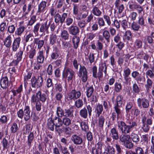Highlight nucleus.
<instances>
[{
    "mask_svg": "<svg viewBox=\"0 0 154 154\" xmlns=\"http://www.w3.org/2000/svg\"><path fill=\"white\" fill-rule=\"evenodd\" d=\"M136 126V123L134 122H130L129 125H127L124 122L121 121L119 122L118 125L119 129L120 130L122 133L125 134L129 133Z\"/></svg>",
    "mask_w": 154,
    "mask_h": 154,
    "instance_id": "nucleus-1",
    "label": "nucleus"
},
{
    "mask_svg": "<svg viewBox=\"0 0 154 154\" xmlns=\"http://www.w3.org/2000/svg\"><path fill=\"white\" fill-rule=\"evenodd\" d=\"M86 88V94L88 98V100L92 103H94L97 101V100L95 94H94V89L92 85H89L87 82L85 85Z\"/></svg>",
    "mask_w": 154,
    "mask_h": 154,
    "instance_id": "nucleus-2",
    "label": "nucleus"
},
{
    "mask_svg": "<svg viewBox=\"0 0 154 154\" xmlns=\"http://www.w3.org/2000/svg\"><path fill=\"white\" fill-rule=\"evenodd\" d=\"M75 72L71 69L65 67L63 72L62 76L63 79H67L68 82L72 81L75 77Z\"/></svg>",
    "mask_w": 154,
    "mask_h": 154,
    "instance_id": "nucleus-3",
    "label": "nucleus"
},
{
    "mask_svg": "<svg viewBox=\"0 0 154 154\" xmlns=\"http://www.w3.org/2000/svg\"><path fill=\"white\" fill-rule=\"evenodd\" d=\"M43 78L41 76H38L37 78L35 76L32 77L31 79L32 87L37 88L41 87L43 85Z\"/></svg>",
    "mask_w": 154,
    "mask_h": 154,
    "instance_id": "nucleus-4",
    "label": "nucleus"
},
{
    "mask_svg": "<svg viewBox=\"0 0 154 154\" xmlns=\"http://www.w3.org/2000/svg\"><path fill=\"white\" fill-rule=\"evenodd\" d=\"M137 101L138 106L140 108H147L149 106V101L145 98H139Z\"/></svg>",
    "mask_w": 154,
    "mask_h": 154,
    "instance_id": "nucleus-5",
    "label": "nucleus"
},
{
    "mask_svg": "<svg viewBox=\"0 0 154 154\" xmlns=\"http://www.w3.org/2000/svg\"><path fill=\"white\" fill-rule=\"evenodd\" d=\"M67 17V14L66 13H63L61 16L58 13H57L54 15V21L56 23L60 22L62 24L64 22Z\"/></svg>",
    "mask_w": 154,
    "mask_h": 154,
    "instance_id": "nucleus-6",
    "label": "nucleus"
},
{
    "mask_svg": "<svg viewBox=\"0 0 154 154\" xmlns=\"http://www.w3.org/2000/svg\"><path fill=\"white\" fill-rule=\"evenodd\" d=\"M81 95V93L80 91H76L75 89L72 90L68 95V98L70 100L77 99L80 97Z\"/></svg>",
    "mask_w": 154,
    "mask_h": 154,
    "instance_id": "nucleus-7",
    "label": "nucleus"
},
{
    "mask_svg": "<svg viewBox=\"0 0 154 154\" xmlns=\"http://www.w3.org/2000/svg\"><path fill=\"white\" fill-rule=\"evenodd\" d=\"M47 2L42 1L38 6V9L36 13V15H39L41 13H43L45 11L46 6Z\"/></svg>",
    "mask_w": 154,
    "mask_h": 154,
    "instance_id": "nucleus-8",
    "label": "nucleus"
},
{
    "mask_svg": "<svg viewBox=\"0 0 154 154\" xmlns=\"http://www.w3.org/2000/svg\"><path fill=\"white\" fill-rule=\"evenodd\" d=\"M21 38L19 37L15 38L12 44V50L14 52H16L19 47Z\"/></svg>",
    "mask_w": 154,
    "mask_h": 154,
    "instance_id": "nucleus-9",
    "label": "nucleus"
},
{
    "mask_svg": "<svg viewBox=\"0 0 154 154\" xmlns=\"http://www.w3.org/2000/svg\"><path fill=\"white\" fill-rule=\"evenodd\" d=\"M51 21H46L45 23H40V32H48V29L50 25Z\"/></svg>",
    "mask_w": 154,
    "mask_h": 154,
    "instance_id": "nucleus-10",
    "label": "nucleus"
},
{
    "mask_svg": "<svg viewBox=\"0 0 154 154\" xmlns=\"http://www.w3.org/2000/svg\"><path fill=\"white\" fill-rule=\"evenodd\" d=\"M71 140L73 143L76 145H81L83 142V140L80 136L76 134L72 136Z\"/></svg>",
    "mask_w": 154,
    "mask_h": 154,
    "instance_id": "nucleus-11",
    "label": "nucleus"
},
{
    "mask_svg": "<svg viewBox=\"0 0 154 154\" xmlns=\"http://www.w3.org/2000/svg\"><path fill=\"white\" fill-rule=\"evenodd\" d=\"M36 97L38 100L44 103L47 100L48 96L46 94H42L40 91H38L36 93Z\"/></svg>",
    "mask_w": 154,
    "mask_h": 154,
    "instance_id": "nucleus-12",
    "label": "nucleus"
},
{
    "mask_svg": "<svg viewBox=\"0 0 154 154\" xmlns=\"http://www.w3.org/2000/svg\"><path fill=\"white\" fill-rule=\"evenodd\" d=\"M68 29L69 33L72 35H76L79 32V27L76 25H71Z\"/></svg>",
    "mask_w": 154,
    "mask_h": 154,
    "instance_id": "nucleus-13",
    "label": "nucleus"
},
{
    "mask_svg": "<svg viewBox=\"0 0 154 154\" xmlns=\"http://www.w3.org/2000/svg\"><path fill=\"white\" fill-rule=\"evenodd\" d=\"M9 82L8 78L7 76L2 77L0 81V85L3 89L7 88Z\"/></svg>",
    "mask_w": 154,
    "mask_h": 154,
    "instance_id": "nucleus-14",
    "label": "nucleus"
},
{
    "mask_svg": "<svg viewBox=\"0 0 154 154\" xmlns=\"http://www.w3.org/2000/svg\"><path fill=\"white\" fill-rule=\"evenodd\" d=\"M30 112L29 106H26L24 111L22 109H20L17 114L18 116H29Z\"/></svg>",
    "mask_w": 154,
    "mask_h": 154,
    "instance_id": "nucleus-15",
    "label": "nucleus"
},
{
    "mask_svg": "<svg viewBox=\"0 0 154 154\" xmlns=\"http://www.w3.org/2000/svg\"><path fill=\"white\" fill-rule=\"evenodd\" d=\"M109 135L114 140H117L119 138L118 132L115 128H113L111 130Z\"/></svg>",
    "mask_w": 154,
    "mask_h": 154,
    "instance_id": "nucleus-16",
    "label": "nucleus"
},
{
    "mask_svg": "<svg viewBox=\"0 0 154 154\" xmlns=\"http://www.w3.org/2000/svg\"><path fill=\"white\" fill-rule=\"evenodd\" d=\"M131 75L137 82H141L142 81V78L140 76V74L137 71H133L131 73Z\"/></svg>",
    "mask_w": 154,
    "mask_h": 154,
    "instance_id": "nucleus-17",
    "label": "nucleus"
},
{
    "mask_svg": "<svg viewBox=\"0 0 154 154\" xmlns=\"http://www.w3.org/2000/svg\"><path fill=\"white\" fill-rule=\"evenodd\" d=\"M26 27V26H20L17 28L15 32L16 35L18 36H21L24 32Z\"/></svg>",
    "mask_w": 154,
    "mask_h": 154,
    "instance_id": "nucleus-18",
    "label": "nucleus"
},
{
    "mask_svg": "<svg viewBox=\"0 0 154 154\" xmlns=\"http://www.w3.org/2000/svg\"><path fill=\"white\" fill-rule=\"evenodd\" d=\"M152 83L153 82L150 79L148 78L147 79L146 83L145 85L146 92L148 93L150 91V89L152 87Z\"/></svg>",
    "mask_w": 154,
    "mask_h": 154,
    "instance_id": "nucleus-19",
    "label": "nucleus"
},
{
    "mask_svg": "<svg viewBox=\"0 0 154 154\" xmlns=\"http://www.w3.org/2000/svg\"><path fill=\"white\" fill-rule=\"evenodd\" d=\"M12 37L11 35L7 36L5 39L4 41V45L6 48H9L11 46L12 43Z\"/></svg>",
    "mask_w": 154,
    "mask_h": 154,
    "instance_id": "nucleus-20",
    "label": "nucleus"
},
{
    "mask_svg": "<svg viewBox=\"0 0 154 154\" xmlns=\"http://www.w3.org/2000/svg\"><path fill=\"white\" fill-rule=\"evenodd\" d=\"M37 60L38 63H42L44 60V56L42 51H39L37 57Z\"/></svg>",
    "mask_w": 154,
    "mask_h": 154,
    "instance_id": "nucleus-21",
    "label": "nucleus"
},
{
    "mask_svg": "<svg viewBox=\"0 0 154 154\" xmlns=\"http://www.w3.org/2000/svg\"><path fill=\"white\" fill-rule=\"evenodd\" d=\"M91 12L94 15L97 17L100 16L102 14L101 11L96 5L93 6Z\"/></svg>",
    "mask_w": 154,
    "mask_h": 154,
    "instance_id": "nucleus-22",
    "label": "nucleus"
},
{
    "mask_svg": "<svg viewBox=\"0 0 154 154\" xmlns=\"http://www.w3.org/2000/svg\"><path fill=\"white\" fill-rule=\"evenodd\" d=\"M34 38V36L33 34L30 33L26 35L25 38L24 40L25 41V44L27 43H32V41Z\"/></svg>",
    "mask_w": 154,
    "mask_h": 154,
    "instance_id": "nucleus-23",
    "label": "nucleus"
},
{
    "mask_svg": "<svg viewBox=\"0 0 154 154\" xmlns=\"http://www.w3.org/2000/svg\"><path fill=\"white\" fill-rule=\"evenodd\" d=\"M33 43L34 44L37 45L38 48L40 49L44 45V41L43 40H40L38 38H34Z\"/></svg>",
    "mask_w": 154,
    "mask_h": 154,
    "instance_id": "nucleus-24",
    "label": "nucleus"
},
{
    "mask_svg": "<svg viewBox=\"0 0 154 154\" xmlns=\"http://www.w3.org/2000/svg\"><path fill=\"white\" fill-rule=\"evenodd\" d=\"M103 36L106 40L107 43H109L110 41V35L109 31L107 30H104L103 32Z\"/></svg>",
    "mask_w": 154,
    "mask_h": 154,
    "instance_id": "nucleus-25",
    "label": "nucleus"
},
{
    "mask_svg": "<svg viewBox=\"0 0 154 154\" xmlns=\"http://www.w3.org/2000/svg\"><path fill=\"white\" fill-rule=\"evenodd\" d=\"M130 136L128 134H122L119 137V140L124 143L130 139Z\"/></svg>",
    "mask_w": 154,
    "mask_h": 154,
    "instance_id": "nucleus-26",
    "label": "nucleus"
},
{
    "mask_svg": "<svg viewBox=\"0 0 154 154\" xmlns=\"http://www.w3.org/2000/svg\"><path fill=\"white\" fill-rule=\"evenodd\" d=\"M55 123L53 122L52 118H49L48 120L47 125L48 128L53 131L54 130Z\"/></svg>",
    "mask_w": 154,
    "mask_h": 154,
    "instance_id": "nucleus-27",
    "label": "nucleus"
},
{
    "mask_svg": "<svg viewBox=\"0 0 154 154\" xmlns=\"http://www.w3.org/2000/svg\"><path fill=\"white\" fill-rule=\"evenodd\" d=\"M58 49L57 47H56L54 48L53 52L51 55V58L52 60H56L58 57L59 54L58 53Z\"/></svg>",
    "mask_w": 154,
    "mask_h": 154,
    "instance_id": "nucleus-28",
    "label": "nucleus"
},
{
    "mask_svg": "<svg viewBox=\"0 0 154 154\" xmlns=\"http://www.w3.org/2000/svg\"><path fill=\"white\" fill-rule=\"evenodd\" d=\"M123 97L121 95H119L116 97V104L115 106L118 107H122V100Z\"/></svg>",
    "mask_w": 154,
    "mask_h": 154,
    "instance_id": "nucleus-29",
    "label": "nucleus"
},
{
    "mask_svg": "<svg viewBox=\"0 0 154 154\" xmlns=\"http://www.w3.org/2000/svg\"><path fill=\"white\" fill-rule=\"evenodd\" d=\"M107 68V67L106 63H101L99 64L98 70L103 72L105 74L106 73Z\"/></svg>",
    "mask_w": 154,
    "mask_h": 154,
    "instance_id": "nucleus-30",
    "label": "nucleus"
},
{
    "mask_svg": "<svg viewBox=\"0 0 154 154\" xmlns=\"http://www.w3.org/2000/svg\"><path fill=\"white\" fill-rule=\"evenodd\" d=\"M60 35L62 38L65 40H68L69 36L68 32L65 30H63L61 31Z\"/></svg>",
    "mask_w": 154,
    "mask_h": 154,
    "instance_id": "nucleus-31",
    "label": "nucleus"
},
{
    "mask_svg": "<svg viewBox=\"0 0 154 154\" xmlns=\"http://www.w3.org/2000/svg\"><path fill=\"white\" fill-rule=\"evenodd\" d=\"M72 41L74 45V48L76 49L78 47L80 41L79 37L77 36H74L72 38Z\"/></svg>",
    "mask_w": 154,
    "mask_h": 154,
    "instance_id": "nucleus-32",
    "label": "nucleus"
},
{
    "mask_svg": "<svg viewBox=\"0 0 154 154\" xmlns=\"http://www.w3.org/2000/svg\"><path fill=\"white\" fill-rule=\"evenodd\" d=\"M2 142L4 149H8L11 146V141H8L5 138L3 139Z\"/></svg>",
    "mask_w": 154,
    "mask_h": 154,
    "instance_id": "nucleus-33",
    "label": "nucleus"
},
{
    "mask_svg": "<svg viewBox=\"0 0 154 154\" xmlns=\"http://www.w3.org/2000/svg\"><path fill=\"white\" fill-rule=\"evenodd\" d=\"M34 139V134L32 132H30L28 137L27 145L29 148L31 147V144Z\"/></svg>",
    "mask_w": 154,
    "mask_h": 154,
    "instance_id": "nucleus-34",
    "label": "nucleus"
},
{
    "mask_svg": "<svg viewBox=\"0 0 154 154\" xmlns=\"http://www.w3.org/2000/svg\"><path fill=\"white\" fill-rule=\"evenodd\" d=\"M62 125L56 126L55 127V131L58 133L59 134L62 133L64 130L65 127L62 126Z\"/></svg>",
    "mask_w": 154,
    "mask_h": 154,
    "instance_id": "nucleus-35",
    "label": "nucleus"
},
{
    "mask_svg": "<svg viewBox=\"0 0 154 154\" xmlns=\"http://www.w3.org/2000/svg\"><path fill=\"white\" fill-rule=\"evenodd\" d=\"M143 45V42L139 39H136L134 42V46L137 49L141 48Z\"/></svg>",
    "mask_w": 154,
    "mask_h": 154,
    "instance_id": "nucleus-36",
    "label": "nucleus"
},
{
    "mask_svg": "<svg viewBox=\"0 0 154 154\" xmlns=\"http://www.w3.org/2000/svg\"><path fill=\"white\" fill-rule=\"evenodd\" d=\"M122 88V86L119 83L116 82L114 85V90L116 92H120Z\"/></svg>",
    "mask_w": 154,
    "mask_h": 154,
    "instance_id": "nucleus-37",
    "label": "nucleus"
},
{
    "mask_svg": "<svg viewBox=\"0 0 154 154\" xmlns=\"http://www.w3.org/2000/svg\"><path fill=\"white\" fill-rule=\"evenodd\" d=\"M16 26L14 24H11L8 26L7 32L10 34L13 33L15 30Z\"/></svg>",
    "mask_w": 154,
    "mask_h": 154,
    "instance_id": "nucleus-38",
    "label": "nucleus"
},
{
    "mask_svg": "<svg viewBox=\"0 0 154 154\" xmlns=\"http://www.w3.org/2000/svg\"><path fill=\"white\" fill-rule=\"evenodd\" d=\"M53 120V122L55 123V127L56 126L62 125V119L59 117H55Z\"/></svg>",
    "mask_w": 154,
    "mask_h": 154,
    "instance_id": "nucleus-39",
    "label": "nucleus"
},
{
    "mask_svg": "<svg viewBox=\"0 0 154 154\" xmlns=\"http://www.w3.org/2000/svg\"><path fill=\"white\" fill-rule=\"evenodd\" d=\"M133 154H145L144 151L143 149L140 147H137L135 149V151L132 152Z\"/></svg>",
    "mask_w": 154,
    "mask_h": 154,
    "instance_id": "nucleus-40",
    "label": "nucleus"
},
{
    "mask_svg": "<svg viewBox=\"0 0 154 154\" xmlns=\"http://www.w3.org/2000/svg\"><path fill=\"white\" fill-rule=\"evenodd\" d=\"M83 105V102L82 99H79L75 102V105L77 108H80Z\"/></svg>",
    "mask_w": 154,
    "mask_h": 154,
    "instance_id": "nucleus-41",
    "label": "nucleus"
},
{
    "mask_svg": "<svg viewBox=\"0 0 154 154\" xmlns=\"http://www.w3.org/2000/svg\"><path fill=\"white\" fill-rule=\"evenodd\" d=\"M57 36L56 34H52L50 35V43L52 45H54L56 42Z\"/></svg>",
    "mask_w": 154,
    "mask_h": 154,
    "instance_id": "nucleus-42",
    "label": "nucleus"
},
{
    "mask_svg": "<svg viewBox=\"0 0 154 154\" xmlns=\"http://www.w3.org/2000/svg\"><path fill=\"white\" fill-rule=\"evenodd\" d=\"M119 21L124 29H126L128 27V20L125 19H123L119 20Z\"/></svg>",
    "mask_w": 154,
    "mask_h": 154,
    "instance_id": "nucleus-43",
    "label": "nucleus"
},
{
    "mask_svg": "<svg viewBox=\"0 0 154 154\" xmlns=\"http://www.w3.org/2000/svg\"><path fill=\"white\" fill-rule=\"evenodd\" d=\"M103 110L102 105L101 104H98L97 107L95 110V112L98 116H99L102 113Z\"/></svg>",
    "mask_w": 154,
    "mask_h": 154,
    "instance_id": "nucleus-44",
    "label": "nucleus"
},
{
    "mask_svg": "<svg viewBox=\"0 0 154 154\" xmlns=\"http://www.w3.org/2000/svg\"><path fill=\"white\" fill-rule=\"evenodd\" d=\"M80 125L81 129L82 130L85 131H87L88 130V126L85 122H82Z\"/></svg>",
    "mask_w": 154,
    "mask_h": 154,
    "instance_id": "nucleus-45",
    "label": "nucleus"
},
{
    "mask_svg": "<svg viewBox=\"0 0 154 154\" xmlns=\"http://www.w3.org/2000/svg\"><path fill=\"white\" fill-rule=\"evenodd\" d=\"M10 129L11 132L15 133L18 129L17 124L15 123H13Z\"/></svg>",
    "mask_w": 154,
    "mask_h": 154,
    "instance_id": "nucleus-46",
    "label": "nucleus"
},
{
    "mask_svg": "<svg viewBox=\"0 0 154 154\" xmlns=\"http://www.w3.org/2000/svg\"><path fill=\"white\" fill-rule=\"evenodd\" d=\"M131 138L132 141L135 143H137L140 140V138L139 136L134 133H132L131 135Z\"/></svg>",
    "mask_w": 154,
    "mask_h": 154,
    "instance_id": "nucleus-47",
    "label": "nucleus"
},
{
    "mask_svg": "<svg viewBox=\"0 0 154 154\" xmlns=\"http://www.w3.org/2000/svg\"><path fill=\"white\" fill-rule=\"evenodd\" d=\"M133 91L134 93L138 94L140 91V88L137 84L135 83L133 84L132 86Z\"/></svg>",
    "mask_w": 154,
    "mask_h": 154,
    "instance_id": "nucleus-48",
    "label": "nucleus"
},
{
    "mask_svg": "<svg viewBox=\"0 0 154 154\" xmlns=\"http://www.w3.org/2000/svg\"><path fill=\"white\" fill-rule=\"evenodd\" d=\"M40 26V23H37L34 26L33 30V32L35 34L38 35L39 29Z\"/></svg>",
    "mask_w": 154,
    "mask_h": 154,
    "instance_id": "nucleus-49",
    "label": "nucleus"
},
{
    "mask_svg": "<svg viewBox=\"0 0 154 154\" xmlns=\"http://www.w3.org/2000/svg\"><path fill=\"white\" fill-rule=\"evenodd\" d=\"M106 148L109 154H115V150L112 146L109 145L107 146Z\"/></svg>",
    "mask_w": 154,
    "mask_h": 154,
    "instance_id": "nucleus-50",
    "label": "nucleus"
},
{
    "mask_svg": "<svg viewBox=\"0 0 154 154\" xmlns=\"http://www.w3.org/2000/svg\"><path fill=\"white\" fill-rule=\"evenodd\" d=\"M131 27L132 29L134 31H138L140 28V26L137 23L133 22L131 25Z\"/></svg>",
    "mask_w": 154,
    "mask_h": 154,
    "instance_id": "nucleus-51",
    "label": "nucleus"
},
{
    "mask_svg": "<svg viewBox=\"0 0 154 154\" xmlns=\"http://www.w3.org/2000/svg\"><path fill=\"white\" fill-rule=\"evenodd\" d=\"M78 75L79 77L81 78L83 82H85L87 81L88 79L87 74L78 73Z\"/></svg>",
    "mask_w": 154,
    "mask_h": 154,
    "instance_id": "nucleus-52",
    "label": "nucleus"
},
{
    "mask_svg": "<svg viewBox=\"0 0 154 154\" xmlns=\"http://www.w3.org/2000/svg\"><path fill=\"white\" fill-rule=\"evenodd\" d=\"M73 110L72 108H70L68 109H66L64 112V116H73Z\"/></svg>",
    "mask_w": 154,
    "mask_h": 154,
    "instance_id": "nucleus-53",
    "label": "nucleus"
},
{
    "mask_svg": "<svg viewBox=\"0 0 154 154\" xmlns=\"http://www.w3.org/2000/svg\"><path fill=\"white\" fill-rule=\"evenodd\" d=\"M63 132L65 135L68 136L70 135L72 133V129L68 127H65Z\"/></svg>",
    "mask_w": 154,
    "mask_h": 154,
    "instance_id": "nucleus-54",
    "label": "nucleus"
},
{
    "mask_svg": "<svg viewBox=\"0 0 154 154\" xmlns=\"http://www.w3.org/2000/svg\"><path fill=\"white\" fill-rule=\"evenodd\" d=\"M36 16L35 15L32 16L28 24V25L32 26L36 21Z\"/></svg>",
    "mask_w": 154,
    "mask_h": 154,
    "instance_id": "nucleus-55",
    "label": "nucleus"
},
{
    "mask_svg": "<svg viewBox=\"0 0 154 154\" xmlns=\"http://www.w3.org/2000/svg\"><path fill=\"white\" fill-rule=\"evenodd\" d=\"M78 73L86 74L88 73L87 70L85 67L84 66H82L80 65V68Z\"/></svg>",
    "mask_w": 154,
    "mask_h": 154,
    "instance_id": "nucleus-56",
    "label": "nucleus"
},
{
    "mask_svg": "<svg viewBox=\"0 0 154 154\" xmlns=\"http://www.w3.org/2000/svg\"><path fill=\"white\" fill-rule=\"evenodd\" d=\"M124 144L125 146L127 148L131 149L133 147V144L130 140Z\"/></svg>",
    "mask_w": 154,
    "mask_h": 154,
    "instance_id": "nucleus-57",
    "label": "nucleus"
},
{
    "mask_svg": "<svg viewBox=\"0 0 154 154\" xmlns=\"http://www.w3.org/2000/svg\"><path fill=\"white\" fill-rule=\"evenodd\" d=\"M88 58L89 60L90 63H92L95 60L94 54L90 53L88 56Z\"/></svg>",
    "mask_w": 154,
    "mask_h": 154,
    "instance_id": "nucleus-58",
    "label": "nucleus"
},
{
    "mask_svg": "<svg viewBox=\"0 0 154 154\" xmlns=\"http://www.w3.org/2000/svg\"><path fill=\"white\" fill-rule=\"evenodd\" d=\"M55 89L56 92H61L63 91L62 85L60 84H56L55 86Z\"/></svg>",
    "mask_w": 154,
    "mask_h": 154,
    "instance_id": "nucleus-59",
    "label": "nucleus"
},
{
    "mask_svg": "<svg viewBox=\"0 0 154 154\" xmlns=\"http://www.w3.org/2000/svg\"><path fill=\"white\" fill-rule=\"evenodd\" d=\"M57 12V10L54 6H51L50 9V13L51 16L55 15Z\"/></svg>",
    "mask_w": 154,
    "mask_h": 154,
    "instance_id": "nucleus-60",
    "label": "nucleus"
},
{
    "mask_svg": "<svg viewBox=\"0 0 154 154\" xmlns=\"http://www.w3.org/2000/svg\"><path fill=\"white\" fill-rule=\"evenodd\" d=\"M56 113L57 116H59L60 115L61 116H64L63 111L60 107H58L57 108Z\"/></svg>",
    "mask_w": 154,
    "mask_h": 154,
    "instance_id": "nucleus-61",
    "label": "nucleus"
},
{
    "mask_svg": "<svg viewBox=\"0 0 154 154\" xmlns=\"http://www.w3.org/2000/svg\"><path fill=\"white\" fill-rule=\"evenodd\" d=\"M62 45L63 48L66 49H69L71 46L70 44L66 41H63Z\"/></svg>",
    "mask_w": 154,
    "mask_h": 154,
    "instance_id": "nucleus-62",
    "label": "nucleus"
},
{
    "mask_svg": "<svg viewBox=\"0 0 154 154\" xmlns=\"http://www.w3.org/2000/svg\"><path fill=\"white\" fill-rule=\"evenodd\" d=\"M86 24L85 21L84 20H80L78 22V25L81 28L84 27Z\"/></svg>",
    "mask_w": 154,
    "mask_h": 154,
    "instance_id": "nucleus-63",
    "label": "nucleus"
},
{
    "mask_svg": "<svg viewBox=\"0 0 154 154\" xmlns=\"http://www.w3.org/2000/svg\"><path fill=\"white\" fill-rule=\"evenodd\" d=\"M146 75L147 76H148L150 78L154 77V74L151 69H149L146 72Z\"/></svg>",
    "mask_w": 154,
    "mask_h": 154,
    "instance_id": "nucleus-64",
    "label": "nucleus"
}]
</instances>
